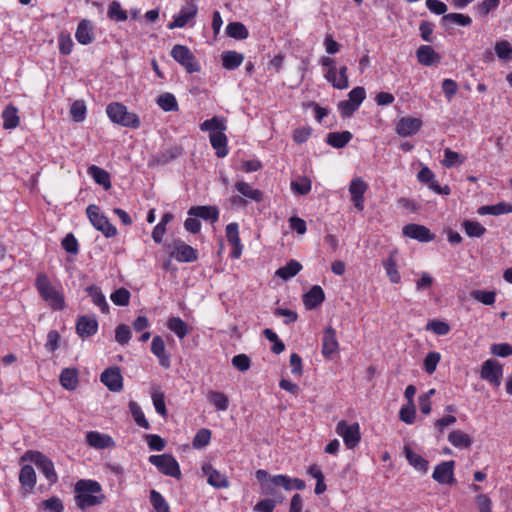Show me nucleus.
<instances>
[{"label": "nucleus", "instance_id": "bb28decb", "mask_svg": "<svg viewBox=\"0 0 512 512\" xmlns=\"http://www.w3.org/2000/svg\"><path fill=\"white\" fill-rule=\"evenodd\" d=\"M325 300L323 289L314 285L307 293L303 295V303L307 310H313Z\"/></svg>", "mask_w": 512, "mask_h": 512}, {"label": "nucleus", "instance_id": "393cba45", "mask_svg": "<svg viewBox=\"0 0 512 512\" xmlns=\"http://www.w3.org/2000/svg\"><path fill=\"white\" fill-rule=\"evenodd\" d=\"M151 352L158 358L159 364L169 368L171 363L170 354L166 352L165 343L162 337L155 336L151 342Z\"/></svg>", "mask_w": 512, "mask_h": 512}, {"label": "nucleus", "instance_id": "2f4dec72", "mask_svg": "<svg viewBox=\"0 0 512 512\" xmlns=\"http://www.w3.org/2000/svg\"><path fill=\"white\" fill-rule=\"evenodd\" d=\"M206 398L218 411H226L229 407V398L223 392L209 390L206 394Z\"/></svg>", "mask_w": 512, "mask_h": 512}, {"label": "nucleus", "instance_id": "69168bd1", "mask_svg": "<svg viewBox=\"0 0 512 512\" xmlns=\"http://www.w3.org/2000/svg\"><path fill=\"white\" fill-rule=\"evenodd\" d=\"M415 414L416 411L414 403H408L407 405L401 407L399 411V418L406 424H412L415 420Z\"/></svg>", "mask_w": 512, "mask_h": 512}, {"label": "nucleus", "instance_id": "de8ad7c7", "mask_svg": "<svg viewBox=\"0 0 512 512\" xmlns=\"http://www.w3.org/2000/svg\"><path fill=\"white\" fill-rule=\"evenodd\" d=\"M226 33L229 37L243 40L249 35L247 28L240 22L229 23L226 27Z\"/></svg>", "mask_w": 512, "mask_h": 512}, {"label": "nucleus", "instance_id": "72a5a7b5", "mask_svg": "<svg viewBox=\"0 0 512 512\" xmlns=\"http://www.w3.org/2000/svg\"><path fill=\"white\" fill-rule=\"evenodd\" d=\"M396 251L390 253L388 258L383 261V266L386 274L391 283H399L401 280L400 273L398 271L397 262L395 259Z\"/></svg>", "mask_w": 512, "mask_h": 512}, {"label": "nucleus", "instance_id": "a19ab883", "mask_svg": "<svg viewBox=\"0 0 512 512\" xmlns=\"http://www.w3.org/2000/svg\"><path fill=\"white\" fill-rule=\"evenodd\" d=\"M351 138L352 134L349 131L331 132L327 135V143L334 148H343Z\"/></svg>", "mask_w": 512, "mask_h": 512}, {"label": "nucleus", "instance_id": "0e129e2a", "mask_svg": "<svg viewBox=\"0 0 512 512\" xmlns=\"http://www.w3.org/2000/svg\"><path fill=\"white\" fill-rule=\"evenodd\" d=\"M110 298L115 305L126 306L129 304L130 292L125 288H120L113 292Z\"/></svg>", "mask_w": 512, "mask_h": 512}, {"label": "nucleus", "instance_id": "6e6552de", "mask_svg": "<svg viewBox=\"0 0 512 512\" xmlns=\"http://www.w3.org/2000/svg\"><path fill=\"white\" fill-rule=\"evenodd\" d=\"M336 433L343 438L347 448L353 449L360 442V426L358 423L348 425L346 421L341 420L336 425Z\"/></svg>", "mask_w": 512, "mask_h": 512}, {"label": "nucleus", "instance_id": "6ab92c4d", "mask_svg": "<svg viewBox=\"0 0 512 512\" xmlns=\"http://www.w3.org/2000/svg\"><path fill=\"white\" fill-rule=\"evenodd\" d=\"M98 330V322L94 316H80L76 323V332L81 338L93 336Z\"/></svg>", "mask_w": 512, "mask_h": 512}, {"label": "nucleus", "instance_id": "f257e3e1", "mask_svg": "<svg viewBox=\"0 0 512 512\" xmlns=\"http://www.w3.org/2000/svg\"><path fill=\"white\" fill-rule=\"evenodd\" d=\"M75 501L78 508H86L101 504L105 496L101 485L94 480H79L75 484Z\"/></svg>", "mask_w": 512, "mask_h": 512}, {"label": "nucleus", "instance_id": "4c0bfd02", "mask_svg": "<svg viewBox=\"0 0 512 512\" xmlns=\"http://www.w3.org/2000/svg\"><path fill=\"white\" fill-rule=\"evenodd\" d=\"M167 327L169 330L174 332L176 334V336L180 339H183L184 337H186L190 332V329H189L187 323L184 320H182L180 317L169 318L167 321Z\"/></svg>", "mask_w": 512, "mask_h": 512}, {"label": "nucleus", "instance_id": "412c9836", "mask_svg": "<svg viewBox=\"0 0 512 512\" xmlns=\"http://www.w3.org/2000/svg\"><path fill=\"white\" fill-rule=\"evenodd\" d=\"M339 350V343L336 337V331L332 327L325 329L322 338V355L325 358H331Z\"/></svg>", "mask_w": 512, "mask_h": 512}, {"label": "nucleus", "instance_id": "4d7b16f0", "mask_svg": "<svg viewBox=\"0 0 512 512\" xmlns=\"http://www.w3.org/2000/svg\"><path fill=\"white\" fill-rule=\"evenodd\" d=\"M157 104L164 110V111H177L178 110V103L175 98V96L171 93H164L160 95L157 99Z\"/></svg>", "mask_w": 512, "mask_h": 512}, {"label": "nucleus", "instance_id": "1a4fd4ad", "mask_svg": "<svg viewBox=\"0 0 512 512\" xmlns=\"http://www.w3.org/2000/svg\"><path fill=\"white\" fill-rule=\"evenodd\" d=\"M170 255L178 262L186 263L194 262L198 258L197 251L182 240H175L173 242Z\"/></svg>", "mask_w": 512, "mask_h": 512}, {"label": "nucleus", "instance_id": "603ef678", "mask_svg": "<svg viewBox=\"0 0 512 512\" xmlns=\"http://www.w3.org/2000/svg\"><path fill=\"white\" fill-rule=\"evenodd\" d=\"M87 107L83 100H76L70 107V114L75 122H83L86 118Z\"/></svg>", "mask_w": 512, "mask_h": 512}, {"label": "nucleus", "instance_id": "9d476101", "mask_svg": "<svg viewBox=\"0 0 512 512\" xmlns=\"http://www.w3.org/2000/svg\"><path fill=\"white\" fill-rule=\"evenodd\" d=\"M368 190V184L360 177L353 178L349 185V193L354 207L358 211L364 210V194Z\"/></svg>", "mask_w": 512, "mask_h": 512}, {"label": "nucleus", "instance_id": "7ed1b4c3", "mask_svg": "<svg viewBox=\"0 0 512 512\" xmlns=\"http://www.w3.org/2000/svg\"><path fill=\"white\" fill-rule=\"evenodd\" d=\"M106 113L108 118L117 125L131 129H138L141 126L139 116L129 112L127 107L120 102H112L107 105Z\"/></svg>", "mask_w": 512, "mask_h": 512}, {"label": "nucleus", "instance_id": "c9c22d12", "mask_svg": "<svg viewBox=\"0 0 512 512\" xmlns=\"http://www.w3.org/2000/svg\"><path fill=\"white\" fill-rule=\"evenodd\" d=\"M275 484H278V486L282 487L286 491H291L293 489L297 490H303L305 488V482L299 478H290L286 475H276Z\"/></svg>", "mask_w": 512, "mask_h": 512}, {"label": "nucleus", "instance_id": "13d9d810", "mask_svg": "<svg viewBox=\"0 0 512 512\" xmlns=\"http://www.w3.org/2000/svg\"><path fill=\"white\" fill-rule=\"evenodd\" d=\"M462 227L469 237H481L486 232L485 227L476 221L466 220Z\"/></svg>", "mask_w": 512, "mask_h": 512}, {"label": "nucleus", "instance_id": "052dcab7", "mask_svg": "<svg viewBox=\"0 0 512 512\" xmlns=\"http://www.w3.org/2000/svg\"><path fill=\"white\" fill-rule=\"evenodd\" d=\"M211 439V431L206 428L200 429L194 439H193V447L196 449H201L207 446Z\"/></svg>", "mask_w": 512, "mask_h": 512}, {"label": "nucleus", "instance_id": "e433bc0d", "mask_svg": "<svg viewBox=\"0 0 512 512\" xmlns=\"http://www.w3.org/2000/svg\"><path fill=\"white\" fill-rule=\"evenodd\" d=\"M222 66L227 70H234L238 68L243 60L244 56L236 51H227L221 55Z\"/></svg>", "mask_w": 512, "mask_h": 512}, {"label": "nucleus", "instance_id": "c756f323", "mask_svg": "<svg viewBox=\"0 0 512 512\" xmlns=\"http://www.w3.org/2000/svg\"><path fill=\"white\" fill-rule=\"evenodd\" d=\"M88 175H90L93 180L103 186L105 190H108L111 188V180L109 173L104 170L103 168H100L96 165H91L87 169Z\"/></svg>", "mask_w": 512, "mask_h": 512}, {"label": "nucleus", "instance_id": "423d86ee", "mask_svg": "<svg viewBox=\"0 0 512 512\" xmlns=\"http://www.w3.org/2000/svg\"><path fill=\"white\" fill-rule=\"evenodd\" d=\"M24 459L33 462L51 483L57 481L58 477L54 464L46 455L39 451H27L24 455Z\"/></svg>", "mask_w": 512, "mask_h": 512}, {"label": "nucleus", "instance_id": "338daca9", "mask_svg": "<svg viewBox=\"0 0 512 512\" xmlns=\"http://www.w3.org/2000/svg\"><path fill=\"white\" fill-rule=\"evenodd\" d=\"M131 339V331L129 326L125 324L118 325L115 330V340L120 345H126Z\"/></svg>", "mask_w": 512, "mask_h": 512}, {"label": "nucleus", "instance_id": "473e14b6", "mask_svg": "<svg viewBox=\"0 0 512 512\" xmlns=\"http://www.w3.org/2000/svg\"><path fill=\"white\" fill-rule=\"evenodd\" d=\"M404 453L407 461L411 466H413L416 470L421 472H427L428 470V461L424 459L421 455L415 453L409 446L404 447Z\"/></svg>", "mask_w": 512, "mask_h": 512}, {"label": "nucleus", "instance_id": "9b49d317", "mask_svg": "<svg viewBox=\"0 0 512 512\" xmlns=\"http://www.w3.org/2000/svg\"><path fill=\"white\" fill-rule=\"evenodd\" d=\"M503 375L502 366L495 360H486L481 369V378L489 381L494 386H499Z\"/></svg>", "mask_w": 512, "mask_h": 512}, {"label": "nucleus", "instance_id": "a878e982", "mask_svg": "<svg viewBox=\"0 0 512 512\" xmlns=\"http://www.w3.org/2000/svg\"><path fill=\"white\" fill-rule=\"evenodd\" d=\"M418 62L424 66H431L439 63L441 56L430 45H421L416 51Z\"/></svg>", "mask_w": 512, "mask_h": 512}, {"label": "nucleus", "instance_id": "c03bdc74", "mask_svg": "<svg viewBox=\"0 0 512 512\" xmlns=\"http://www.w3.org/2000/svg\"><path fill=\"white\" fill-rule=\"evenodd\" d=\"M302 269V265L296 260H290L285 266L276 271V275L284 280H288L297 275Z\"/></svg>", "mask_w": 512, "mask_h": 512}, {"label": "nucleus", "instance_id": "37998d69", "mask_svg": "<svg viewBox=\"0 0 512 512\" xmlns=\"http://www.w3.org/2000/svg\"><path fill=\"white\" fill-rule=\"evenodd\" d=\"M448 441L454 446V447H463L468 448L472 444L471 437L464 433L461 430H454L450 432L448 435Z\"/></svg>", "mask_w": 512, "mask_h": 512}, {"label": "nucleus", "instance_id": "774afa93", "mask_svg": "<svg viewBox=\"0 0 512 512\" xmlns=\"http://www.w3.org/2000/svg\"><path fill=\"white\" fill-rule=\"evenodd\" d=\"M109 18L116 21H125L127 19V13L124 11L120 4L116 1L112 2L108 8Z\"/></svg>", "mask_w": 512, "mask_h": 512}, {"label": "nucleus", "instance_id": "49530a36", "mask_svg": "<svg viewBox=\"0 0 512 512\" xmlns=\"http://www.w3.org/2000/svg\"><path fill=\"white\" fill-rule=\"evenodd\" d=\"M512 212V204L498 203L496 205H485L478 209L481 215H501Z\"/></svg>", "mask_w": 512, "mask_h": 512}, {"label": "nucleus", "instance_id": "ddd939ff", "mask_svg": "<svg viewBox=\"0 0 512 512\" xmlns=\"http://www.w3.org/2000/svg\"><path fill=\"white\" fill-rule=\"evenodd\" d=\"M198 8L194 3H188L174 15L173 21L168 24L169 29L182 28L197 15Z\"/></svg>", "mask_w": 512, "mask_h": 512}, {"label": "nucleus", "instance_id": "8fccbe9b", "mask_svg": "<svg viewBox=\"0 0 512 512\" xmlns=\"http://www.w3.org/2000/svg\"><path fill=\"white\" fill-rule=\"evenodd\" d=\"M471 22L472 19L469 16L460 13H450L442 17L443 25L457 24L460 26H468Z\"/></svg>", "mask_w": 512, "mask_h": 512}, {"label": "nucleus", "instance_id": "4468645a", "mask_svg": "<svg viewBox=\"0 0 512 512\" xmlns=\"http://www.w3.org/2000/svg\"><path fill=\"white\" fill-rule=\"evenodd\" d=\"M402 233L404 236L420 242H430L435 238V235L427 227L413 223L405 225Z\"/></svg>", "mask_w": 512, "mask_h": 512}, {"label": "nucleus", "instance_id": "2eb2a0df", "mask_svg": "<svg viewBox=\"0 0 512 512\" xmlns=\"http://www.w3.org/2000/svg\"><path fill=\"white\" fill-rule=\"evenodd\" d=\"M422 126V120L416 117H402L396 124V132L402 137L416 134Z\"/></svg>", "mask_w": 512, "mask_h": 512}, {"label": "nucleus", "instance_id": "5701e85b", "mask_svg": "<svg viewBox=\"0 0 512 512\" xmlns=\"http://www.w3.org/2000/svg\"><path fill=\"white\" fill-rule=\"evenodd\" d=\"M86 442L89 446L95 449L112 448L115 446V442L112 437L98 431L88 432L86 434Z\"/></svg>", "mask_w": 512, "mask_h": 512}, {"label": "nucleus", "instance_id": "5fc2aeb1", "mask_svg": "<svg viewBox=\"0 0 512 512\" xmlns=\"http://www.w3.org/2000/svg\"><path fill=\"white\" fill-rule=\"evenodd\" d=\"M495 53L502 61L512 60V46L507 40L498 41L495 44Z\"/></svg>", "mask_w": 512, "mask_h": 512}, {"label": "nucleus", "instance_id": "864d4df0", "mask_svg": "<svg viewBox=\"0 0 512 512\" xmlns=\"http://www.w3.org/2000/svg\"><path fill=\"white\" fill-rule=\"evenodd\" d=\"M470 296L484 305H493L496 300V293L494 291L473 290L470 292Z\"/></svg>", "mask_w": 512, "mask_h": 512}, {"label": "nucleus", "instance_id": "4be33fe9", "mask_svg": "<svg viewBox=\"0 0 512 512\" xmlns=\"http://www.w3.org/2000/svg\"><path fill=\"white\" fill-rule=\"evenodd\" d=\"M256 479L260 483L261 491L265 495L275 496L277 494L278 484H275L276 475L269 476L266 470L259 469L255 473Z\"/></svg>", "mask_w": 512, "mask_h": 512}, {"label": "nucleus", "instance_id": "f3484780", "mask_svg": "<svg viewBox=\"0 0 512 512\" xmlns=\"http://www.w3.org/2000/svg\"><path fill=\"white\" fill-rule=\"evenodd\" d=\"M101 382L113 392H119L123 387V377L119 368H108L101 374Z\"/></svg>", "mask_w": 512, "mask_h": 512}, {"label": "nucleus", "instance_id": "f704fd0d", "mask_svg": "<svg viewBox=\"0 0 512 512\" xmlns=\"http://www.w3.org/2000/svg\"><path fill=\"white\" fill-rule=\"evenodd\" d=\"M3 118V128L4 129H14L20 123V118L18 116V109L13 105H8L4 111L2 112Z\"/></svg>", "mask_w": 512, "mask_h": 512}, {"label": "nucleus", "instance_id": "680f3d73", "mask_svg": "<svg viewBox=\"0 0 512 512\" xmlns=\"http://www.w3.org/2000/svg\"><path fill=\"white\" fill-rule=\"evenodd\" d=\"M58 46L62 55H69L72 52L74 46L70 34L61 32L58 37Z\"/></svg>", "mask_w": 512, "mask_h": 512}, {"label": "nucleus", "instance_id": "aec40b11", "mask_svg": "<svg viewBox=\"0 0 512 512\" xmlns=\"http://www.w3.org/2000/svg\"><path fill=\"white\" fill-rule=\"evenodd\" d=\"M348 68L343 65L335 71L325 72L324 78L336 89L344 90L349 86Z\"/></svg>", "mask_w": 512, "mask_h": 512}, {"label": "nucleus", "instance_id": "58836bf2", "mask_svg": "<svg viewBox=\"0 0 512 512\" xmlns=\"http://www.w3.org/2000/svg\"><path fill=\"white\" fill-rule=\"evenodd\" d=\"M19 482L23 487L32 490L36 484V473L31 465H24L19 473Z\"/></svg>", "mask_w": 512, "mask_h": 512}, {"label": "nucleus", "instance_id": "b1692460", "mask_svg": "<svg viewBox=\"0 0 512 512\" xmlns=\"http://www.w3.org/2000/svg\"><path fill=\"white\" fill-rule=\"evenodd\" d=\"M75 38L82 45H89L94 41L93 25L90 20L82 19L78 23Z\"/></svg>", "mask_w": 512, "mask_h": 512}, {"label": "nucleus", "instance_id": "09e8293b", "mask_svg": "<svg viewBox=\"0 0 512 512\" xmlns=\"http://www.w3.org/2000/svg\"><path fill=\"white\" fill-rule=\"evenodd\" d=\"M129 410L130 413L136 422V424L144 429H149L150 425L147 419L145 418V415L141 409V407L134 401L129 402Z\"/></svg>", "mask_w": 512, "mask_h": 512}, {"label": "nucleus", "instance_id": "a211bd4d", "mask_svg": "<svg viewBox=\"0 0 512 512\" xmlns=\"http://www.w3.org/2000/svg\"><path fill=\"white\" fill-rule=\"evenodd\" d=\"M202 472L207 477V483L215 488H228L230 483L228 478L216 470L211 464L205 463L202 466Z\"/></svg>", "mask_w": 512, "mask_h": 512}, {"label": "nucleus", "instance_id": "f8f14e48", "mask_svg": "<svg viewBox=\"0 0 512 512\" xmlns=\"http://www.w3.org/2000/svg\"><path fill=\"white\" fill-rule=\"evenodd\" d=\"M454 461H444L438 464L432 474V478L439 484H453L454 479Z\"/></svg>", "mask_w": 512, "mask_h": 512}, {"label": "nucleus", "instance_id": "dca6fc26", "mask_svg": "<svg viewBox=\"0 0 512 512\" xmlns=\"http://www.w3.org/2000/svg\"><path fill=\"white\" fill-rule=\"evenodd\" d=\"M226 238L229 244L233 247L231 251V257L238 259L243 251V245L239 237V226L236 222L229 223L225 229Z\"/></svg>", "mask_w": 512, "mask_h": 512}, {"label": "nucleus", "instance_id": "20e7f679", "mask_svg": "<svg viewBox=\"0 0 512 512\" xmlns=\"http://www.w3.org/2000/svg\"><path fill=\"white\" fill-rule=\"evenodd\" d=\"M86 214L93 227L102 232L105 237L111 238L116 236V227L110 223L109 219L100 211V208L97 205H88L86 208Z\"/></svg>", "mask_w": 512, "mask_h": 512}, {"label": "nucleus", "instance_id": "39448f33", "mask_svg": "<svg viewBox=\"0 0 512 512\" xmlns=\"http://www.w3.org/2000/svg\"><path fill=\"white\" fill-rule=\"evenodd\" d=\"M149 462L166 476L177 479L181 476L180 466L177 460L170 454L151 455Z\"/></svg>", "mask_w": 512, "mask_h": 512}, {"label": "nucleus", "instance_id": "f03ea898", "mask_svg": "<svg viewBox=\"0 0 512 512\" xmlns=\"http://www.w3.org/2000/svg\"><path fill=\"white\" fill-rule=\"evenodd\" d=\"M35 288L42 300L53 310H63L65 299L62 292L54 286L45 273H38L35 279Z\"/></svg>", "mask_w": 512, "mask_h": 512}, {"label": "nucleus", "instance_id": "bf43d9fd", "mask_svg": "<svg viewBox=\"0 0 512 512\" xmlns=\"http://www.w3.org/2000/svg\"><path fill=\"white\" fill-rule=\"evenodd\" d=\"M153 405L158 414L165 417L167 415V409L164 400V394L159 389H154L151 393Z\"/></svg>", "mask_w": 512, "mask_h": 512}, {"label": "nucleus", "instance_id": "3c124183", "mask_svg": "<svg viewBox=\"0 0 512 512\" xmlns=\"http://www.w3.org/2000/svg\"><path fill=\"white\" fill-rule=\"evenodd\" d=\"M150 502L155 512H170L167 501L158 491H150Z\"/></svg>", "mask_w": 512, "mask_h": 512}, {"label": "nucleus", "instance_id": "79ce46f5", "mask_svg": "<svg viewBox=\"0 0 512 512\" xmlns=\"http://www.w3.org/2000/svg\"><path fill=\"white\" fill-rule=\"evenodd\" d=\"M86 292L90 295L93 304L99 307L103 313H107L109 311L106 298L101 292L100 288L91 285L86 288Z\"/></svg>", "mask_w": 512, "mask_h": 512}, {"label": "nucleus", "instance_id": "c85d7f7f", "mask_svg": "<svg viewBox=\"0 0 512 512\" xmlns=\"http://www.w3.org/2000/svg\"><path fill=\"white\" fill-rule=\"evenodd\" d=\"M235 189L240 195L247 201L261 202L263 199V193L259 189L253 188L250 184L243 180H239L235 184Z\"/></svg>", "mask_w": 512, "mask_h": 512}, {"label": "nucleus", "instance_id": "ea45409f", "mask_svg": "<svg viewBox=\"0 0 512 512\" xmlns=\"http://www.w3.org/2000/svg\"><path fill=\"white\" fill-rule=\"evenodd\" d=\"M60 383L67 390H74L78 384V373L76 369L65 368L60 374Z\"/></svg>", "mask_w": 512, "mask_h": 512}, {"label": "nucleus", "instance_id": "0eeeda50", "mask_svg": "<svg viewBox=\"0 0 512 512\" xmlns=\"http://www.w3.org/2000/svg\"><path fill=\"white\" fill-rule=\"evenodd\" d=\"M171 57L185 68L188 73H195L200 70L195 56L190 49L184 45H174L171 49Z\"/></svg>", "mask_w": 512, "mask_h": 512}, {"label": "nucleus", "instance_id": "cd10ccee", "mask_svg": "<svg viewBox=\"0 0 512 512\" xmlns=\"http://www.w3.org/2000/svg\"><path fill=\"white\" fill-rule=\"evenodd\" d=\"M188 215L214 223L219 218V210L216 206H193L188 210Z\"/></svg>", "mask_w": 512, "mask_h": 512}, {"label": "nucleus", "instance_id": "e2e57ef3", "mask_svg": "<svg viewBox=\"0 0 512 512\" xmlns=\"http://www.w3.org/2000/svg\"><path fill=\"white\" fill-rule=\"evenodd\" d=\"M440 360H441V355L439 352H436V351L429 352L424 359L425 371L428 374L434 373Z\"/></svg>", "mask_w": 512, "mask_h": 512}, {"label": "nucleus", "instance_id": "7c9ffc66", "mask_svg": "<svg viewBox=\"0 0 512 512\" xmlns=\"http://www.w3.org/2000/svg\"><path fill=\"white\" fill-rule=\"evenodd\" d=\"M210 143L216 150V155L223 158L228 154L227 137L224 132H213L209 135Z\"/></svg>", "mask_w": 512, "mask_h": 512}, {"label": "nucleus", "instance_id": "a18cd8bd", "mask_svg": "<svg viewBox=\"0 0 512 512\" xmlns=\"http://www.w3.org/2000/svg\"><path fill=\"white\" fill-rule=\"evenodd\" d=\"M200 129L202 131H210L211 133H223L226 130V121L224 118L214 116L211 119H207L203 123H201Z\"/></svg>", "mask_w": 512, "mask_h": 512}, {"label": "nucleus", "instance_id": "6e6d98bb", "mask_svg": "<svg viewBox=\"0 0 512 512\" xmlns=\"http://www.w3.org/2000/svg\"><path fill=\"white\" fill-rule=\"evenodd\" d=\"M465 158L458 152L452 151L449 148L444 150V158L441 161L442 165L446 168H452L457 164H462Z\"/></svg>", "mask_w": 512, "mask_h": 512}]
</instances>
